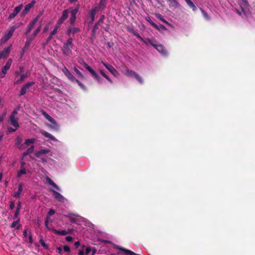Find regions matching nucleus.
Wrapping results in <instances>:
<instances>
[{
    "label": "nucleus",
    "instance_id": "1",
    "mask_svg": "<svg viewBox=\"0 0 255 255\" xmlns=\"http://www.w3.org/2000/svg\"><path fill=\"white\" fill-rule=\"evenodd\" d=\"M74 46L73 43V38L69 37L67 40L63 43L61 50L64 55H69L72 53V50Z\"/></svg>",
    "mask_w": 255,
    "mask_h": 255
},
{
    "label": "nucleus",
    "instance_id": "2",
    "mask_svg": "<svg viewBox=\"0 0 255 255\" xmlns=\"http://www.w3.org/2000/svg\"><path fill=\"white\" fill-rule=\"evenodd\" d=\"M16 27H17L15 25H13L10 27L8 31L4 34L3 37L1 38L0 42L1 43H5L12 36L13 33L16 29Z\"/></svg>",
    "mask_w": 255,
    "mask_h": 255
},
{
    "label": "nucleus",
    "instance_id": "3",
    "mask_svg": "<svg viewBox=\"0 0 255 255\" xmlns=\"http://www.w3.org/2000/svg\"><path fill=\"white\" fill-rule=\"evenodd\" d=\"M12 62V59H8L6 61L5 65L2 68L1 71L0 73V77L1 78H3L5 76V75L7 73V71L10 68Z\"/></svg>",
    "mask_w": 255,
    "mask_h": 255
},
{
    "label": "nucleus",
    "instance_id": "4",
    "mask_svg": "<svg viewBox=\"0 0 255 255\" xmlns=\"http://www.w3.org/2000/svg\"><path fill=\"white\" fill-rule=\"evenodd\" d=\"M79 5H77L76 7L70 12L71 14L69 19V22L72 25H74L75 23L76 15L79 11Z\"/></svg>",
    "mask_w": 255,
    "mask_h": 255
},
{
    "label": "nucleus",
    "instance_id": "5",
    "mask_svg": "<svg viewBox=\"0 0 255 255\" xmlns=\"http://www.w3.org/2000/svg\"><path fill=\"white\" fill-rule=\"evenodd\" d=\"M69 9H66L63 11L62 15L60 17L57 21V26H60L62 24L65 20L68 17Z\"/></svg>",
    "mask_w": 255,
    "mask_h": 255
},
{
    "label": "nucleus",
    "instance_id": "6",
    "mask_svg": "<svg viewBox=\"0 0 255 255\" xmlns=\"http://www.w3.org/2000/svg\"><path fill=\"white\" fill-rule=\"evenodd\" d=\"M12 45H10L7 48H4L2 51H0V60L1 59H6L10 54Z\"/></svg>",
    "mask_w": 255,
    "mask_h": 255
},
{
    "label": "nucleus",
    "instance_id": "7",
    "mask_svg": "<svg viewBox=\"0 0 255 255\" xmlns=\"http://www.w3.org/2000/svg\"><path fill=\"white\" fill-rule=\"evenodd\" d=\"M35 84L34 82L31 81L26 83L24 84L23 87L21 88L20 94H19V96H22L25 95L27 92V90L31 86Z\"/></svg>",
    "mask_w": 255,
    "mask_h": 255
},
{
    "label": "nucleus",
    "instance_id": "8",
    "mask_svg": "<svg viewBox=\"0 0 255 255\" xmlns=\"http://www.w3.org/2000/svg\"><path fill=\"white\" fill-rule=\"evenodd\" d=\"M102 64L114 76H117L119 75L117 70L112 65L104 62H102Z\"/></svg>",
    "mask_w": 255,
    "mask_h": 255
},
{
    "label": "nucleus",
    "instance_id": "9",
    "mask_svg": "<svg viewBox=\"0 0 255 255\" xmlns=\"http://www.w3.org/2000/svg\"><path fill=\"white\" fill-rule=\"evenodd\" d=\"M23 7V5L22 4L19 5L18 6L15 7L13 11L10 13L8 16V19H11L14 18L16 15L20 12Z\"/></svg>",
    "mask_w": 255,
    "mask_h": 255
},
{
    "label": "nucleus",
    "instance_id": "10",
    "mask_svg": "<svg viewBox=\"0 0 255 255\" xmlns=\"http://www.w3.org/2000/svg\"><path fill=\"white\" fill-rule=\"evenodd\" d=\"M43 115L48 121H49L51 124H52V128L55 129L58 128V125L56 124L55 120L53 118H52L46 112H43Z\"/></svg>",
    "mask_w": 255,
    "mask_h": 255
},
{
    "label": "nucleus",
    "instance_id": "11",
    "mask_svg": "<svg viewBox=\"0 0 255 255\" xmlns=\"http://www.w3.org/2000/svg\"><path fill=\"white\" fill-rule=\"evenodd\" d=\"M62 71L69 80L74 82L75 80V77L65 67L62 69Z\"/></svg>",
    "mask_w": 255,
    "mask_h": 255
},
{
    "label": "nucleus",
    "instance_id": "12",
    "mask_svg": "<svg viewBox=\"0 0 255 255\" xmlns=\"http://www.w3.org/2000/svg\"><path fill=\"white\" fill-rule=\"evenodd\" d=\"M59 28V26H56L54 29L51 31L50 35L48 37V38L46 39L45 41L43 43L42 45L43 46L46 45L52 39L53 35L55 34L57 32V30Z\"/></svg>",
    "mask_w": 255,
    "mask_h": 255
},
{
    "label": "nucleus",
    "instance_id": "13",
    "mask_svg": "<svg viewBox=\"0 0 255 255\" xmlns=\"http://www.w3.org/2000/svg\"><path fill=\"white\" fill-rule=\"evenodd\" d=\"M39 16H37L32 21H31L28 25L27 30L25 32V34H28L30 32L32 29L34 27L35 24L38 21Z\"/></svg>",
    "mask_w": 255,
    "mask_h": 255
},
{
    "label": "nucleus",
    "instance_id": "14",
    "mask_svg": "<svg viewBox=\"0 0 255 255\" xmlns=\"http://www.w3.org/2000/svg\"><path fill=\"white\" fill-rule=\"evenodd\" d=\"M84 67L90 73L91 76L94 78H97V73L93 70L91 67H90L88 64L83 61L82 62Z\"/></svg>",
    "mask_w": 255,
    "mask_h": 255
},
{
    "label": "nucleus",
    "instance_id": "15",
    "mask_svg": "<svg viewBox=\"0 0 255 255\" xmlns=\"http://www.w3.org/2000/svg\"><path fill=\"white\" fill-rule=\"evenodd\" d=\"M80 29L78 27H69L68 28L66 34L68 36H70L71 34H75L79 32H80Z\"/></svg>",
    "mask_w": 255,
    "mask_h": 255
},
{
    "label": "nucleus",
    "instance_id": "16",
    "mask_svg": "<svg viewBox=\"0 0 255 255\" xmlns=\"http://www.w3.org/2000/svg\"><path fill=\"white\" fill-rule=\"evenodd\" d=\"M169 3V6L170 8H173L174 9L179 8L180 7V3L177 1V0H167Z\"/></svg>",
    "mask_w": 255,
    "mask_h": 255
},
{
    "label": "nucleus",
    "instance_id": "17",
    "mask_svg": "<svg viewBox=\"0 0 255 255\" xmlns=\"http://www.w3.org/2000/svg\"><path fill=\"white\" fill-rule=\"evenodd\" d=\"M155 48L162 55H166L167 54V51L165 47L162 45H156L155 46Z\"/></svg>",
    "mask_w": 255,
    "mask_h": 255
},
{
    "label": "nucleus",
    "instance_id": "18",
    "mask_svg": "<svg viewBox=\"0 0 255 255\" xmlns=\"http://www.w3.org/2000/svg\"><path fill=\"white\" fill-rule=\"evenodd\" d=\"M51 191L53 192L54 197L56 199L58 200L59 201L63 202L64 197L60 193L52 189H51Z\"/></svg>",
    "mask_w": 255,
    "mask_h": 255
},
{
    "label": "nucleus",
    "instance_id": "19",
    "mask_svg": "<svg viewBox=\"0 0 255 255\" xmlns=\"http://www.w3.org/2000/svg\"><path fill=\"white\" fill-rule=\"evenodd\" d=\"M117 249H118L120 251L124 252L126 254L125 255H136V253L129 250L126 249L123 247H118Z\"/></svg>",
    "mask_w": 255,
    "mask_h": 255
},
{
    "label": "nucleus",
    "instance_id": "20",
    "mask_svg": "<svg viewBox=\"0 0 255 255\" xmlns=\"http://www.w3.org/2000/svg\"><path fill=\"white\" fill-rule=\"evenodd\" d=\"M34 39V38L33 37H30L27 38L25 45L24 46V49H28L29 48L30 45H31Z\"/></svg>",
    "mask_w": 255,
    "mask_h": 255
},
{
    "label": "nucleus",
    "instance_id": "21",
    "mask_svg": "<svg viewBox=\"0 0 255 255\" xmlns=\"http://www.w3.org/2000/svg\"><path fill=\"white\" fill-rule=\"evenodd\" d=\"M49 152V150L48 149H41L36 152L35 153V155L37 157H39L42 154H46L48 153Z\"/></svg>",
    "mask_w": 255,
    "mask_h": 255
},
{
    "label": "nucleus",
    "instance_id": "22",
    "mask_svg": "<svg viewBox=\"0 0 255 255\" xmlns=\"http://www.w3.org/2000/svg\"><path fill=\"white\" fill-rule=\"evenodd\" d=\"M9 120L11 125L13 126L14 128H17L19 127V124L18 123V121L15 118L9 117Z\"/></svg>",
    "mask_w": 255,
    "mask_h": 255
},
{
    "label": "nucleus",
    "instance_id": "23",
    "mask_svg": "<svg viewBox=\"0 0 255 255\" xmlns=\"http://www.w3.org/2000/svg\"><path fill=\"white\" fill-rule=\"evenodd\" d=\"M46 180L47 183L49 185L53 186L54 188H55L58 190H60V188H59V187L57 185V184L50 178H49L48 177H47L46 178Z\"/></svg>",
    "mask_w": 255,
    "mask_h": 255
},
{
    "label": "nucleus",
    "instance_id": "24",
    "mask_svg": "<svg viewBox=\"0 0 255 255\" xmlns=\"http://www.w3.org/2000/svg\"><path fill=\"white\" fill-rule=\"evenodd\" d=\"M51 231L56 235H58L59 236H64L67 235V233L66 232V230H61L59 231L55 229H52Z\"/></svg>",
    "mask_w": 255,
    "mask_h": 255
},
{
    "label": "nucleus",
    "instance_id": "25",
    "mask_svg": "<svg viewBox=\"0 0 255 255\" xmlns=\"http://www.w3.org/2000/svg\"><path fill=\"white\" fill-rule=\"evenodd\" d=\"M22 190V185L21 184H20L18 185L17 191L14 193L13 196L16 198H19Z\"/></svg>",
    "mask_w": 255,
    "mask_h": 255
},
{
    "label": "nucleus",
    "instance_id": "26",
    "mask_svg": "<svg viewBox=\"0 0 255 255\" xmlns=\"http://www.w3.org/2000/svg\"><path fill=\"white\" fill-rule=\"evenodd\" d=\"M27 77V74H21L20 75V78L14 82V84L16 85L22 83L24 79Z\"/></svg>",
    "mask_w": 255,
    "mask_h": 255
},
{
    "label": "nucleus",
    "instance_id": "27",
    "mask_svg": "<svg viewBox=\"0 0 255 255\" xmlns=\"http://www.w3.org/2000/svg\"><path fill=\"white\" fill-rule=\"evenodd\" d=\"M34 146L33 145H31L30 147H29L27 150L23 152V156H25L27 155L30 154L32 153L34 150Z\"/></svg>",
    "mask_w": 255,
    "mask_h": 255
},
{
    "label": "nucleus",
    "instance_id": "28",
    "mask_svg": "<svg viewBox=\"0 0 255 255\" xmlns=\"http://www.w3.org/2000/svg\"><path fill=\"white\" fill-rule=\"evenodd\" d=\"M41 133L42 134L44 135L45 137L51 139L55 141H57V140L54 137V136H53L51 134H50L48 132L44 131H42Z\"/></svg>",
    "mask_w": 255,
    "mask_h": 255
},
{
    "label": "nucleus",
    "instance_id": "29",
    "mask_svg": "<svg viewBox=\"0 0 255 255\" xmlns=\"http://www.w3.org/2000/svg\"><path fill=\"white\" fill-rule=\"evenodd\" d=\"M35 3V0H32L30 3L27 4L24 6L25 10L29 11L30 9L34 5Z\"/></svg>",
    "mask_w": 255,
    "mask_h": 255
},
{
    "label": "nucleus",
    "instance_id": "30",
    "mask_svg": "<svg viewBox=\"0 0 255 255\" xmlns=\"http://www.w3.org/2000/svg\"><path fill=\"white\" fill-rule=\"evenodd\" d=\"M145 19L150 23V24L155 29H158V25L153 22V21L148 16L145 18Z\"/></svg>",
    "mask_w": 255,
    "mask_h": 255
},
{
    "label": "nucleus",
    "instance_id": "31",
    "mask_svg": "<svg viewBox=\"0 0 255 255\" xmlns=\"http://www.w3.org/2000/svg\"><path fill=\"white\" fill-rule=\"evenodd\" d=\"M100 72L110 83H113L112 79L102 70H100Z\"/></svg>",
    "mask_w": 255,
    "mask_h": 255
},
{
    "label": "nucleus",
    "instance_id": "32",
    "mask_svg": "<svg viewBox=\"0 0 255 255\" xmlns=\"http://www.w3.org/2000/svg\"><path fill=\"white\" fill-rule=\"evenodd\" d=\"M95 11L94 10L93 11H90V17H91V20L89 21V24H92L95 20Z\"/></svg>",
    "mask_w": 255,
    "mask_h": 255
},
{
    "label": "nucleus",
    "instance_id": "33",
    "mask_svg": "<svg viewBox=\"0 0 255 255\" xmlns=\"http://www.w3.org/2000/svg\"><path fill=\"white\" fill-rule=\"evenodd\" d=\"M107 0H100L99 4V8L103 9L105 7L107 4Z\"/></svg>",
    "mask_w": 255,
    "mask_h": 255
},
{
    "label": "nucleus",
    "instance_id": "34",
    "mask_svg": "<svg viewBox=\"0 0 255 255\" xmlns=\"http://www.w3.org/2000/svg\"><path fill=\"white\" fill-rule=\"evenodd\" d=\"M74 70L77 74V75L81 78L84 79V76L82 74V73L76 67H74Z\"/></svg>",
    "mask_w": 255,
    "mask_h": 255
},
{
    "label": "nucleus",
    "instance_id": "35",
    "mask_svg": "<svg viewBox=\"0 0 255 255\" xmlns=\"http://www.w3.org/2000/svg\"><path fill=\"white\" fill-rule=\"evenodd\" d=\"M100 25V24H98V22H96L95 24L92 29V35H94L96 33L97 30L99 29V26Z\"/></svg>",
    "mask_w": 255,
    "mask_h": 255
},
{
    "label": "nucleus",
    "instance_id": "36",
    "mask_svg": "<svg viewBox=\"0 0 255 255\" xmlns=\"http://www.w3.org/2000/svg\"><path fill=\"white\" fill-rule=\"evenodd\" d=\"M156 16L157 18L160 19L161 21L165 23L168 24V22L163 17V16L160 13L156 14Z\"/></svg>",
    "mask_w": 255,
    "mask_h": 255
},
{
    "label": "nucleus",
    "instance_id": "37",
    "mask_svg": "<svg viewBox=\"0 0 255 255\" xmlns=\"http://www.w3.org/2000/svg\"><path fill=\"white\" fill-rule=\"evenodd\" d=\"M26 173V169L24 167L21 168L20 170L18 172V176L20 177L21 175Z\"/></svg>",
    "mask_w": 255,
    "mask_h": 255
},
{
    "label": "nucleus",
    "instance_id": "38",
    "mask_svg": "<svg viewBox=\"0 0 255 255\" xmlns=\"http://www.w3.org/2000/svg\"><path fill=\"white\" fill-rule=\"evenodd\" d=\"M134 77L140 84L143 83V81L142 78L138 74L136 73L134 76Z\"/></svg>",
    "mask_w": 255,
    "mask_h": 255
},
{
    "label": "nucleus",
    "instance_id": "39",
    "mask_svg": "<svg viewBox=\"0 0 255 255\" xmlns=\"http://www.w3.org/2000/svg\"><path fill=\"white\" fill-rule=\"evenodd\" d=\"M20 222V219L19 218H18L17 220H16L15 221H14L13 222L11 225H10V227L11 228H14L16 226V225L19 223Z\"/></svg>",
    "mask_w": 255,
    "mask_h": 255
},
{
    "label": "nucleus",
    "instance_id": "40",
    "mask_svg": "<svg viewBox=\"0 0 255 255\" xmlns=\"http://www.w3.org/2000/svg\"><path fill=\"white\" fill-rule=\"evenodd\" d=\"M193 10H195L196 9V6H195V5L194 4V3L191 0L190 2H189L188 3V4H187Z\"/></svg>",
    "mask_w": 255,
    "mask_h": 255
},
{
    "label": "nucleus",
    "instance_id": "41",
    "mask_svg": "<svg viewBox=\"0 0 255 255\" xmlns=\"http://www.w3.org/2000/svg\"><path fill=\"white\" fill-rule=\"evenodd\" d=\"M41 30V25H40L38 28H36V29L34 31L33 34V37H35L40 32Z\"/></svg>",
    "mask_w": 255,
    "mask_h": 255
},
{
    "label": "nucleus",
    "instance_id": "42",
    "mask_svg": "<svg viewBox=\"0 0 255 255\" xmlns=\"http://www.w3.org/2000/svg\"><path fill=\"white\" fill-rule=\"evenodd\" d=\"M40 243L45 249H47L48 248V246L45 244L44 241L42 239H40Z\"/></svg>",
    "mask_w": 255,
    "mask_h": 255
},
{
    "label": "nucleus",
    "instance_id": "43",
    "mask_svg": "<svg viewBox=\"0 0 255 255\" xmlns=\"http://www.w3.org/2000/svg\"><path fill=\"white\" fill-rule=\"evenodd\" d=\"M35 141V138H30L25 140L23 143H33Z\"/></svg>",
    "mask_w": 255,
    "mask_h": 255
},
{
    "label": "nucleus",
    "instance_id": "44",
    "mask_svg": "<svg viewBox=\"0 0 255 255\" xmlns=\"http://www.w3.org/2000/svg\"><path fill=\"white\" fill-rule=\"evenodd\" d=\"M22 141L23 140L21 136L19 135L16 138L15 143H21Z\"/></svg>",
    "mask_w": 255,
    "mask_h": 255
},
{
    "label": "nucleus",
    "instance_id": "45",
    "mask_svg": "<svg viewBox=\"0 0 255 255\" xmlns=\"http://www.w3.org/2000/svg\"><path fill=\"white\" fill-rule=\"evenodd\" d=\"M19 213H20V211H18V209L15 210L14 215H13V220H16V219H18L17 218L19 214Z\"/></svg>",
    "mask_w": 255,
    "mask_h": 255
},
{
    "label": "nucleus",
    "instance_id": "46",
    "mask_svg": "<svg viewBox=\"0 0 255 255\" xmlns=\"http://www.w3.org/2000/svg\"><path fill=\"white\" fill-rule=\"evenodd\" d=\"M55 212L53 209H50V210L49 211V212L47 215L46 217L48 218L49 217L54 215L55 214Z\"/></svg>",
    "mask_w": 255,
    "mask_h": 255
},
{
    "label": "nucleus",
    "instance_id": "47",
    "mask_svg": "<svg viewBox=\"0 0 255 255\" xmlns=\"http://www.w3.org/2000/svg\"><path fill=\"white\" fill-rule=\"evenodd\" d=\"M104 18H105L104 15L103 14V15H101L100 19L97 22H98V24H101L102 23H103L104 22Z\"/></svg>",
    "mask_w": 255,
    "mask_h": 255
},
{
    "label": "nucleus",
    "instance_id": "48",
    "mask_svg": "<svg viewBox=\"0 0 255 255\" xmlns=\"http://www.w3.org/2000/svg\"><path fill=\"white\" fill-rule=\"evenodd\" d=\"M102 27L106 31L108 32L109 31L110 25L108 24H106L105 26H102Z\"/></svg>",
    "mask_w": 255,
    "mask_h": 255
},
{
    "label": "nucleus",
    "instance_id": "49",
    "mask_svg": "<svg viewBox=\"0 0 255 255\" xmlns=\"http://www.w3.org/2000/svg\"><path fill=\"white\" fill-rule=\"evenodd\" d=\"M127 72V73H128V74L131 76L134 77V76L136 74V73H135L134 71L130 70H128Z\"/></svg>",
    "mask_w": 255,
    "mask_h": 255
},
{
    "label": "nucleus",
    "instance_id": "50",
    "mask_svg": "<svg viewBox=\"0 0 255 255\" xmlns=\"http://www.w3.org/2000/svg\"><path fill=\"white\" fill-rule=\"evenodd\" d=\"M158 26L159 28L156 29L159 31H160V30H167L166 27L162 24H159V25H158Z\"/></svg>",
    "mask_w": 255,
    "mask_h": 255
},
{
    "label": "nucleus",
    "instance_id": "51",
    "mask_svg": "<svg viewBox=\"0 0 255 255\" xmlns=\"http://www.w3.org/2000/svg\"><path fill=\"white\" fill-rule=\"evenodd\" d=\"M63 250L65 252L70 253L71 252L70 249L68 246H64L63 247Z\"/></svg>",
    "mask_w": 255,
    "mask_h": 255
},
{
    "label": "nucleus",
    "instance_id": "52",
    "mask_svg": "<svg viewBox=\"0 0 255 255\" xmlns=\"http://www.w3.org/2000/svg\"><path fill=\"white\" fill-rule=\"evenodd\" d=\"M17 113H18V111H17L16 110H15L14 109V110L12 111L11 114L10 115V117L15 118V116L16 115H17Z\"/></svg>",
    "mask_w": 255,
    "mask_h": 255
},
{
    "label": "nucleus",
    "instance_id": "53",
    "mask_svg": "<svg viewBox=\"0 0 255 255\" xmlns=\"http://www.w3.org/2000/svg\"><path fill=\"white\" fill-rule=\"evenodd\" d=\"M17 128H11V127H9L8 128H7V131L8 132H14L16 130Z\"/></svg>",
    "mask_w": 255,
    "mask_h": 255
},
{
    "label": "nucleus",
    "instance_id": "54",
    "mask_svg": "<svg viewBox=\"0 0 255 255\" xmlns=\"http://www.w3.org/2000/svg\"><path fill=\"white\" fill-rule=\"evenodd\" d=\"M48 223H49L48 218L46 217V218L45 220V225L48 230H50V229L48 226Z\"/></svg>",
    "mask_w": 255,
    "mask_h": 255
},
{
    "label": "nucleus",
    "instance_id": "55",
    "mask_svg": "<svg viewBox=\"0 0 255 255\" xmlns=\"http://www.w3.org/2000/svg\"><path fill=\"white\" fill-rule=\"evenodd\" d=\"M91 251V249L90 247L86 248V250H85V255H88L90 253Z\"/></svg>",
    "mask_w": 255,
    "mask_h": 255
},
{
    "label": "nucleus",
    "instance_id": "56",
    "mask_svg": "<svg viewBox=\"0 0 255 255\" xmlns=\"http://www.w3.org/2000/svg\"><path fill=\"white\" fill-rule=\"evenodd\" d=\"M57 253L59 254H61L62 253V248L61 247H58L56 248Z\"/></svg>",
    "mask_w": 255,
    "mask_h": 255
},
{
    "label": "nucleus",
    "instance_id": "57",
    "mask_svg": "<svg viewBox=\"0 0 255 255\" xmlns=\"http://www.w3.org/2000/svg\"><path fill=\"white\" fill-rule=\"evenodd\" d=\"M65 240L66 241L70 242L73 241V238L71 236H67L65 238Z\"/></svg>",
    "mask_w": 255,
    "mask_h": 255
},
{
    "label": "nucleus",
    "instance_id": "58",
    "mask_svg": "<svg viewBox=\"0 0 255 255\" xmlns=\"http://www.w3.org/2000/svg\"><path fill=\"white\" fill-rule=\"evenodd\" d=\"M15 204L14 201H11L9 205V208L10 209H13L14 208Z\"/></svg>",
    "mask_w": 255,
    "mask_h": 255
},
{
    "label": "nucleus",
    "instance_id": "59",
    "mask_svg": "<svg viewBox=\"0 0 255 255\" xmlns=\"http://www.w3.org/2000/svg\"><path fill=\"white\" fill-rule=\"evenodd\" d=\"M79 86L80 87V88L84 91L86 90V87L81 82V83L79 85Z\"/></svg>",
    "mask_w": 255,
    "mask_h": 255
},
{
    "label": "nucleus",
    "instance_id": "60",
    "mask_svg": "<svg viewBox=\"0 0 255 255\" xmlns=\"http://www.w3.org/2000/svg\"><path fill=\"white\" fill-rule=\"evenodd\" d=\"M148 42H149V43H150V44H151V45L153 47H154V48H155V46H156V44H154V43H153V40H151V39H149L148 40Z\"/></svg>",
    "mask_w": 255,
    "mask_h": 255
},
{
    "label": "nucleus",
    "instance_id": "61",
    "mask_svg": "<svg viewBox=\"0 0 255 255\" xmlns=\"http://www.w3.org/2000/svg\"><path fill=\"white\" fill-rule=\"evenodd\" d=\"M134 34L140 40H143V38L139 35V34L137 32H134Z\"/></svg>",
    "mask_w": 255,
    "mask_h": 255
},
{
    "label": "nucleus",
    "instance_id": "62",
    "mask_svg": "<svg viewBox=\"0 0 255 255\" xmlns=\"http://www.w3.org/2000/svg\"><path fill=\"white\" fill-rule=\"evenodd\" d=\"M94 79L96 80L98 82V83L100 84L102 83V79L100 77L98 76V75H97V78H95Z\"/></svg>",
    "mask_w": 255,
    "mask_h": 255
},
{
    "label": "nucleus",
    "instance_id": "63",
    "mask_svg": "<svg viewBox=\"0 0 255 255\" xmlns=\"http://www.w3.org/2000/svg\"><path fill=\"white\" fill-rule=\"evenodd\" d=\"M49 29V26L48 25H46L44 27V29H43V32L44 33H45L46 32H47V31Z\"/></svg>",
    "mask_w": 255,
    "mask_h": 255
},
{
    "label": "nucleus",
    "instance_id": "64",
    "mask_svg": "<svg viewBox=\"0 0 255 255\" xmlns=\"http://www.w3.org/2000/svg\"><path fill=\"white\" fill-rule=\"evenodd\" d=\"M29 242L30 244H32L33 242V239H32V235H30L29 236Z\"/></svg>",
    "mask_w": 255,
    "mask_h": 255
}]
</instances>
